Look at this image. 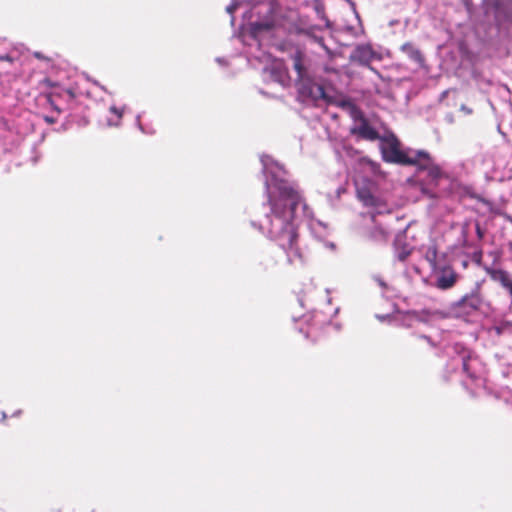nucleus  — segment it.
Here are the masks:
<instances>
[{
    "label": "nucleus",
    "instance_id": "nucleus-1",
    "mask_svg": "<svg viewBox=\"0 0 512 512\" xmlns=\"http://www.w3.org/2000/svg\"><path fill=\"white\" fill-rule=\"evenodd\" d=\"M277 191L278 197L269 195L268 202L271 214L278 221V229L270 227L268 234L286 252L287 262L292 263L294 259H302V255L298 247V233L293 224L285 219L287 202H289L290 214L293 215L298 205L302 203L303 197L294 186L286 182L278 183Z\"/></svg>",
    "mask_w": 512,
    "mask_h": 512
},
{
    "label": "nucleus",
    "instance_id": "nucleus-2",
    "mask_svg": "<svg viewBox=\"0 0 512 512\" xmlns=\"http://www.w3.org/2000/svg\"><path fill=\"white\" fill-rule=\"evenodd\" d=\"M297 89L299 96L304 100L332 102V98L326 94L323 85L314 82L309 76L297 82Z\"/></svg>",
    "mask_w": 512,
    "mask_h": 512
},
{
    "label": "nucleus",
    "instance_id": "nucleus-3",
    "mask_svg": "<svg viewBox=\"0 0 512 512\" xmlns=\"http://www.w3.org/2000/svg\"><path fill=\"white\" fill-rule=\"evenodd\" d=\"M383 158L387 162L406 165L412 163L410 156L400 149L399 141L396 138L389 140L385 147L382 148Z\"/></svg>",
    "mask_w": 512,
    "mask_h": 512
},
{
    "label": "nucleus",
    "instance_id": "nucleus-4",
    "mask_svg": "<svg viewBox=\"0 0 512 512\" xmlns=\"http://www.w3.org/2000/svg\"><path fill=\"white\" fill-rule=\"evenodd\" d=\"M483 304V297L480 292V288L472 290L470 293L464 295L457 302L453 304V307L458 310H462L466 313L478 311Z\"/></svg>",
    "mask_w": 512,
    "mask_h": 512
},
{
    "label": "nucleus",
    "instance_id": "nucleus-5",
    "mask_svg": "<svg viewBox=\"0 0 512 512\" xmlns=\"http://www.w3.org/2000/svg\"><path fill=\"white\" fill-rule=\"evenodd\" d=\"M265 73L272 82L279 83L282 86H286L289 83L288 69L282 61H274L270 67L265 69Z\"/></svg>",
    "mask_w": 512,
    "mask_h": 512
},
{
    "label": "nucleus",
    "instance_id": "nucleus-6",
    "mask_svg": "<svg viewBox=\"0 0 512 512\" xmlns=\"http://www.w3.org/2000/svg\"><path fill=\"white\" fill-rule=\"evenodd\" d=\"M458 278V273L451 266L442 267L439 269L435 286L440 290L451 289L457 283Z\"/></svg>",
    "mask_w": 512,
    "mask_h": 512
},
{
    "label": "nucleus",
    "instance_id": "nucleus-7",
    "mask_svg": "<svg viewBox=\"0 0 512 512\" xmlns=\"http://www.w3.org/2000/svg\"><path fill=\"white\" fill-rule=\"evenodd\" d=\"M485 271L493 281L498 282L504 289L508 291L512 304V276L510 273L502 269L490 267H487Z\"/></svg>",
    "mask_w": 512,
    "mask_h": 512
},
{
    "label": "nucleus",
    "instance_id": "nucleus-8",
    "mask_svg": "<svg viewBox=\"0 0 512 512\" xmlns=\"http://www.w3.org/2000/svg\"><path fill=\"white\" fill-rule=\"evenodd\" d=\"M351 134L358 135L362 139L369 141H374L379 138L377 130L373 128L364 117H361L360 126L351 129Z\"/></svg>",
    "mask_w": 512,
    "mask_h": 512
},
{
    "label": "nucleus",
    "instance_id": "nucleus-9",
    "mask_svg": "<svg viewBox=\"0 0 512 512\" xmlns=\"http://www.w3.org/2000/svg\"><path fill=\"white\" fill-rule=\"evenodd\" d=\"M410 161L412 163H407L406 165L416 166L419 170L423 171H426L434 163L432 157L425 151H417L414 156H410Z\"/></svg>",
    "mask_w": 512,
    "mask_h": 512
},
{
    "label": "nucleus",
    "instance_id": "nucleus-10",
    "mask_svg": "<svg viewBox=\"0 0 512 512\" xmlns=\"http://www.w3.org/2000/svg\"><path fill=\"white\" fill-rule=\"evenodd\" d=\"M356 194H357V198L359 199V201H361L363 203V205H365L367 207H379L380 206V202H381L380 199L375 197L369 188H367L365 186L358 187Z\"/></svg>",
    "mask_w": 512,
    "mask_h": 512
},
{
    "label": "nucleus",
    "instance_id": "nucleus-11",
    "mask_svg": "<svg viewBox=\"0 0 512 512\" xmlns=\"http://www.w3.org/2000/svg\"><path fill=\"white\" fill-rule=\"evenodd\" d=\"M400 50L405 53L409 59L417 63L419 66H423L425 63V58L422 54V52L412 43L407 42L404 43Z\"/></svg>",
    "mask_w": 512,
    "mask_h": 512
},
{
    "label": "nucleus",
    "instance_id": "nucleus-12",
    "mask_svg": "<svg viewBox=\"0 0 512 512\" xmlns=\"http://www.w3.org/2000/svg\"><path fill=\"white\" fill-rule=\"evenodd\" d=\"M304 59L305 55L300 50H297L292 56L293 68L297 74V82L308 77V72L304 65Z\"/></svg>",
    "mask_w": 512,
    "mask_h": 512
},
{
    "label": "nucleus",
    "instance_id": "nucleus-13",
    "mask_svg": "<svg viewBox=\"0 0 512 512\" xmlns=\"http://www.w3.org/2000/svg\"><path fill=\"white\" fill-rule=\"evenodd\" d=\"M373 58V50L369 46H358L355 49L353 59L358 61L360 64L368 65Z\"/></svg>",
    "mask_w": 512,
    "mask_h": 512
},
{
    "label": "nucleus",
    "instance_id": "nucleus-14",
    "mask_svg": "<svg viewBox=\"0 0 512 512\" xmlns=\"http://www.w3.org/2000/svg\"><path fill=\"white\" fill-rule=\"evenodd\" d=\"M424 258L430 264L432 270L436 271L438 265V249L436 245L433 244L426 248Z\"/></svg>",
    "mask_w": 512,
    "mask_h": 512
},
{
    "label": "nucleus",
    "instance_id": "nucleus-15",
    "mask_svg": "<svg viewBox=\"0 0 512 512\" xmlns=\"http://www.w3.org/2000/svg\"><path fill=\"white\" fill-rule=\"evenodd\" d=\"M426 172L428 174V177L432 181H437L440 178H442L444 175L441 167L438 164H436L435 162L432 163V165L426 170Z\"/></svg>",
    "mask_w": 512,
    "mask_h": 512
},
{
    "label": "nucleus",
    "instance_id": "nucleus-16",
    "mask_svg": "<svg viewBox=\"0 0 512 512\" xmlns=\"http://www.w3.org/2000/svg\"><path fill=\"white\" fill-rule=\"evenodd\" d=\"M370 238L377 241H387V232L381 227H375L371 233Z\"/></svg>",
    "mask_w": 512,
    "mask_h": 512
},
{
    "label": "nucleus",
    "instance_id": "nucleus-17",
    "mask_svg": "<svg viewBox=\"0 0 512 512\" xmlns=\"http://www.w3.org/2000/svg\"><path fill=\"white\" fill-rule=\"evenodd\" d=\"M412 250L407 247V246H403L401 249H398L397 250V254H396V257L399 261H405L411 254Z\"/></svg>",
    "mask_w": 512,
    "mask_h": 512
},
{
    "label": "nucleus",
    "instance_id": "nucleus-18",
    "mask_svg": "<svg viewBox=\"0 0 512 512\" xmlns=\"http://www.w3.org/2000/svg\"><path fill=\"white\" fill-rule=\"evenodd\" d=\"M462 369H463V372L471 379H476V376L473 372H471L470 370V366H469V357H465L463 358V362H462Z\"/></svg>",
    "mask_w": 512,
    "mask_h": 512
},
{
    "label": "nucleus",
    "instance_id": "nucleus-19",
    "mask_svg": "<svg viewBox=\"0 0 512 512\" xmlns=\"http://www.w3.org/2000/svg\"><path fill=\"white\" fill-rule=\"evenodd\" d=\"M274 27V24L273 22L271 23H257L255 24V29L256 30H272Z\"/></svg>",
    "mask_w": 512,
    "mask_h": 512
},
{
    "label": "nucleus",
    "instance_id": "nucleus-20",
    "mask_svg": "<svg viewBox=\"0 0 512 512\" xmlns=\"http://www.w3.org/2000/svg\"><path fill=\"white\" fill-rule=\"evenodd\" d=\"M53 97H54V94L53 93H49L46 95V98H47V102L50 104V106L55 110L57 111V113L59 114L61 112V110L58 108V106L55 104L54 100H53Z\"/></svg>",
    "mask_w": 512,
    "mask_h": 512
},
{
    "label": "nucleus",
    "instance_id": "nucleus-21",
    "mask_svg": "<svg viewBox=\"0 0 512 512\" xmlns=\"http://www.w3.org/2000/svg\"><path fill=\"white\" fill-rule=\"evenodd\" d=\"M0 61L1 62L13 63L14 62V58L11 55H9V54H4V55H0Z\"/></svg>",
    "mask_w": 512,
    "mask_h": 512
},
{
    "label": "nucleus",
    "instance_id": "nucleus-22",
    "mask_svg": "<svg viewBox=\"0 0 512 512\" xmlns=\"http://www.w3.org/2000/svg\"><path fill=\"white\" fill-rule=\"evenodd\" d=\"M476 234L478 236V239H483L484 237V231L482 230L481 226L479 223H476Z\"/></svg>",
    "mask_w": 512,
    "mask_h": 512
},
{
    "label": "nucleus",
    "instance_id": "nucleus-23",
    "mask_svg": "<svg viewBox=\"0 0 512 512\" xmlns=\"http://www.w3.org/2000/svg\"><path fill=\"white\" fill-rule=\"evenodd\" d=\"M110 111H111L112 113H114V114L117 116V118H119V119H120V118L122 117V111H121L120 109H118L117 107L112 106V107L110 108Z\"/></svg>",
    "mask_w": 512,
    "mask_h": 512
},
{
    "label": "nucleus",
    "instance_id": "nucleus-24",
    "mask_svg": "<svg viewBox=\"0 0 512 512\" xmlns=\"http://www.w3.org/2000/svg\"><path fill=\"white\" fill-rule=\"evenodd\" d=\"M460 110L463 111L466 115H471L473 113V110L464 104L461 105Z\"/></svg>",
    "mask_w": 512,
    "mask_h": 512
},
{
    "label": "nucleus",
    "instance_id": "nucleus-25",
    "mask_svg": "<svg viewBox=\"0 0 512 512\" xmlns=\"http://www.w3.org/2000/svg\"><path fill=\"white\" fill-rule=\"evenodd\" d=\"M43 83L48 87H55L56 84L49 78L44 79Z\"/></svg>",
    "mask_w": 512,
    "mask_h": 512
},
{
    "label": "nucleus",
    "instance_id": "nucleus-26",
    "mask_svg": "<svg viewBox=\"0 0 512 512\" xmlns=\"http://www.w3.org/2000/svg\"><path fill=\"white\" fill-rule=\"evenodd\" d=\"M316 41L323 47L327 52H329L328 47L325 45L323 38H316Z\"/></svg>",
    "mask_w": 512,
    "mask_h": 512
},
{
    "label": "nucleus",
    "instance_id": "nucleus-27",
    "mask_svg": "<svg viewBox=\"0 0 512 512\" xmlns=\"http://www.w3.org/2000/svg\"><path fill=\"white\" fill-rule=\"evenodd\" d=\"M34 56H35V58L40 59V60H46L47 59L41 52H35Z\"/></svg>",
    "mask_w": 512,
    "mask_h": 512
},
{
    "label": "nucleus",
    "instance_id": "nucleus-28",
    "mask_svg": "<svg viewBox=\"0 0 512 512\" xmlns=\"http://www.w3.org/2000/svg\"><path fill=\"white\" fill-rule=\"evenodd\" d=\"M44 119L46 122H48L50 124H54L56 122V119L53 117L45 116Z\"/></svg>",
    "mask_w": 512,
    "mask_h": 512
},
{
    "label": "nucleus",
    "instance_id": "nucleus-29",
    "mask_svg": "<svg viewBox=\"0 0 512 512\" xmlns=\"http://www.w3.org/2000/svg\"><path fill=\"white\" fill-rule=\"evenodd\" d=\"M65 93H67L71 98H74L75 97V94L72 90L68 89V90H65Z\"/></svg>",
    "mask_w": 512,
    "mask_h": 512
}]
</instances>
